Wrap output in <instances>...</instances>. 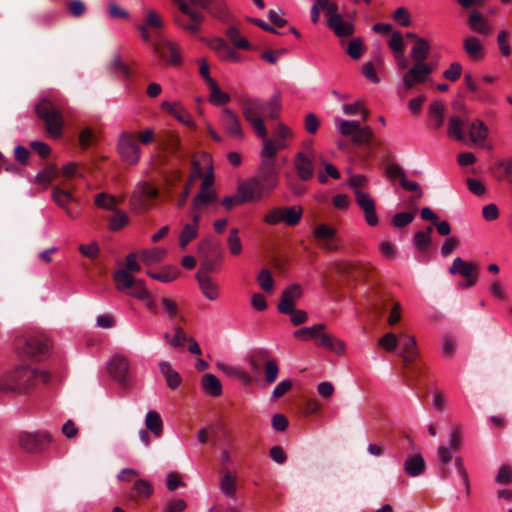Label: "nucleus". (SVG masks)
Listing matches in <instances>:
<instances>
[{"instance_id":"1","label":"nucleus","mask_w":512,"mask_h":512,"mask_svg":"<svg viewBox=\"0 0 512 512\" xmlns=\"http://www.w3.org/2000/svg\"><path fill=\"white\" fill-rule=\"evenodd\" d=\"M281 111V93L276 91L273 96L263 101L259 98H246L242 101L241 112L244 119L251 125L259 138L267 136L264 118L277 119Z\"/></svg>"},{"instance_id":"2","label":"nucleus","mask_w":512,"mask_h":512,"mask_svg":"<svg viewBox=\"0 0 512 512\" xmlns=\"http://www.w3.org/2000/svg\"><path fill=\"white\" fill-rule=\"evenodd\" d=\"M50 373L30 365H19L0 377V392L26 394L38 383H48Z\"/></svg>"},{"instance_id":"3","label":"nucleus","mask_w":512,"mask_h":512,"mask_svg":"<svg viewBox=\"0 0 512 512\" xmlns=\"http://www.w3.org/2000/svg\"><path fill=\"white\" fill-rule=\"evenodd\" d=\"M200 166L202 167V178L200 190L196 193L191 204V212L201 213L209 206L214 205L218 201V194L214 187V170L210 155L203 154L200 158Z\"/></svg>"},{"instance_id":"4","label":"nucleus","mask_w":512,"mask_h":512,"mask_svg":"<svg viewBox=\"0 0 512 512\" xmlns=\"http://www.w3.org/2000/svg\"><path fill=\"white\" fill-rule=\"evenodd\" d=\"M35 112L46 125V130L53 138H58L62 134L63 117L62 114L48 99H42L35 107Z\"/></svg>"},{"instance_id":"5","label":"nucleus","mask_w":512,"mask_h":512,"mask_svg":"<svg viewBox=\"0 0 512 512\" xmlns=\"http://www.w3.org/2000/svg\"><path fill=\"white\" fill-rule=\"evenodd\" d=\"M52 435L47 431L21 432L18 435L19 447L29 454L46 451L52 444Z\"/></svg>"},{"instance_id":"6","label":"nucleus","mask_w":512,"mask_h":512,"mask_svg":"<svg viewBox=\"0 0 512 512\" xmlns=\"http://www.w3.org/2000/svg\"><path fill=\"white\" fill-rule=\"evenodd\" d=\"M335 123L338 132L343 136L351 137L354 144H369L373 137L372 128L370 126H361L359 121L336 119Z\"/></svg>"},{"instance_id":"7","label":"nucleus","mask_w":512,"mask_h":512,"mask_svg":"<svg viewBox=\"0 0 512 512\" xmlns=\"http://www.w3.org/2000/svg\"><path fill=\"white\" fill-rule=\"evenodd\" d=\"M157 196L158 190L150 183H137L130 198L132 210L137 213L147 211L152 206V202Z\"/></svg>"},{"instance_id":"8","label":"nucleus","mask_w":512,"mask_h":512,"mask_svg":"<svg viewBox=\"0 0 512 512\" xmlns=\"http://www.w3.org/2000/svg\"><path fill=\"white\" fill-rule=\"evenodd\" d=\"M435 68V65L431 63L414 62L402 76V86L404 91H409L415 86L425 83Z\"/></svg>"},{"instance_id":"9","label":"nucleus","mask_w":512,"mask_h":512,"mask_svg":"<svg viewBox=\"0 0 512 512\" xmlns=\"http://www.w3.org/2000/svg\"><path fill=\"white\" fill-rule=\"evenodd\" d=\"M302 213V208L299 206L275 207L267 212L264 221L269 225H277L283 222L287 226H295L301 220Z\"/></svg>"},{"instance_id":"10","label":"nucleus","mask_w":512,"mask_h":512,"mask_svg":"<svg viewBox=\"0 0 512 512\" xmlns=\"http://www.w3.org/2000/svg\"><path fill=\"white\" fill-rule=\"evenodd\" d=\"M173 1L178 5L180 12L190 19L191 23L190 24L186 23L184 18L180 15H174V17H173L174 22L179 27L190 32L191 34L198 33V31L200 29V25L204 21V15L201 12H199L198 10L191 8L185 2V0H173Z\"/></svg>"},{"instance_id":"11","label":"nucleus","mask_w":512,"mask_h":512,"mask_svg":"<svg viewBox=\"0 0 512 512\" xmlns=\"http://www.w3.org/2000/svg\"><path fill=\"white\" fill-rule=\"evenodd\" d=\"M109 375L123 388L131 387L130 363L127 357L116 354L108 363Z\"/></svg>"},{"instance_id":"12","label":"nucleus","mask_w":512,"mask_h":512,"mask_svg":"<svg viewBox=\"0 0 512 512\" xmlns=\"http://www.w3.org/2000/svg\"><path fill=\"white\" fill-rule=\"evenodd\" d=\"M117 150L124 162L130 165L138 164L140 160V147L133 134L122 133L119 136Z\"/></svg>"},{"instance_id":"13","label":"nucleus","mask_w":512,"mask_h":512,"mask_svg":"<svg viewBox=\"0 0 512 512\" xmlns=\"http://www.w3.org/2000/svg\"><path fill=\"white\" fill-rule=\"evenodd\" d=\"M154 53L165 63L173 66L181 64L182 58L179 46L169 40L159 38L153 42Z\"/></svg>"},{"instance_id":"14","label":"nucleus","mask_w":512,"mask_h":512,"mask_svg":"<svg viewBox=\"0 0 512 512\" xmlns=\"http://www.w3.org/2000/svg\"><path fill=\"white\" fill-rule=\"evenodd\" d=\"M220 124L224 132L232 139L242 141L244 130L240 117L230 108H223L220 115Z\"/></svg>"},{"instance_id":"15","label":"nucleus","mask_w":512,"mask_h":512,"mask_svg":"<svg viewBox=\"0 0 512 512\" xmlns=\"http://www.w3.org/2000/svg\"><path fill=\"white\" fill-rule=\"evenodd\" d=\"M17 349L24 356L38 360L48 352L49 344L42 337L32 336L19 341Z\"/></svg>"},{"instance_id":"16","label":"nucleus","mask_w":512,"mask_h":512,"mask_svg":"<svg viewBox=\"0 0 512 512\" xmlns=\"http://www.w3.org/2000/svg\"><path fill=\"white\" fill-rule=\"evenodd\" d=\"M237 192L242 194L243 200L247 202L259 201L267 198L271 194L255 176L239 184Z\"/></svg>"},{"instance_id":"17","label":"nucleus","mask_w":512,"mask_h":512,"mask_svg":"<svg viewBox=\"0 0 512 512\" xmlns=\"http://www.w3.org/2000/svg\"><path fill=\"white\" fill-rule=\"evenodd\" d=\"M337 230L327 224H320L313 230V236L323 250L333 252L338 250L339 241Z\"/></svg>"},{"instance_id":"18","label":"nucleus","mask_w":512,"mask_h":512,"mask_svg":"<svg viewBox=\"0 0 512 512\" xmlns=\"http://www.w3.org/2000/svg\"><path fill=\"white\" fill-rule=\"evenodd\" d=\"M355 200L364 213L366 223L369 226H376L378 224V217L375 212L374 199L368 193L356 190Z\"/></svg>"},{"instance_id":"19","label":"nucleus","mask_w":512,"mask_h":512,"mask_svg":"<svg viewBox=\"0 0 512 512\" xmlns=\"http://www.w3.org/2000/svg\"><path fill=\"white\" fill-rule=\"evenodd\" d=\"M254 176L271 193L279 185V171L276 168V165L260 163Z\"/></svg>"},{"instance_id":"20","label":"nucleus","mask_w":512,"mask_h":512,"mask_svg":"<svg viewBox=\"0 0 512 512\" xmlns=\"http://www.w3.org/2000/svg\"><path fill=\"white\" fill-rule=\"evenodd\" d=\"M400 351L399 356L402 358L404 364L410 365L418 358V348L416 339L413 336L402 333L399 336Z\"/></svg>"},{"instance_id":"21","label":"nucleus","mask_w":512,"mask_h":512,"mask_svg":"<svg viewBox=\"0 0 512 512\" xmlns=\"http://www.w3.org/2000/svg\"><path fill=\"white\" fill-rule=\"evenodd\" d=\"M263 139V148L260 151L261 164L275 165V157L278 151L286 148V142L282 140Z\"/></svg>"},{"instance_id":"22","label":"nucleus","mask_w":512,"mask_h":512,"mask_svg":"<svg viewBox=\"0 0 512 512\" xmlns=\"http://www.w3.org/2000/svg\"><path fill=\"white\" fill-rule=\"evenodd\" d=\"M201 216L199 213L192 214L191 221L184 224L179 234V246L186 248V246L196 239L199 235Z\"/></svg>"},{"instance_id":"23","label":"nucleus","mask_w":512,"mask_h":512,"mask_svg":"<svg viewBox=\"0 0 512 512\" xmlns=\"http://www.w3.org/2000/svg\"><path fill=\"white\" fill-rule=\"evenodd\" d=\"M161 108L175 117L179 122L185 126L194 129L196 127L191 114L179 102L164 101Z\"/></svg>"},{"instance_id":"24","label":"nucleus","mask_w":512,"mask_h":512,"mask_svg":"<svg viewBox=\"0 0 512 512\" xmlns=\"http://www.w3.org/2000/svg\"><path fill=\"white\" fill-rule=\"evenodd\" d=\"M313 158L304 152H298L294 158V168L302 181H308L313 177Z\"/></svg>"},{"instance_id":"25","label":"nucleus","mask_w":512,"mask_h":512,"mask_svg":"<svg viewBox=\"0 0 512 512\" xmlns=\"http://www.w3.org/2000/svg\"><path fill=\"white\" fill-rule=\"evenodd\" d=\"M302 295V289L298 284H292L287 287L281 295L278 310L280 313L292 312V308L295 307V302Z\"/></svg>"},{"instance_id":"26","label":"nucleus","mask_w":512,"mask_h":512,"mask_svg":"<svg viewBox=\"0 0 512 512\" xmlns=\"http://www.w3.org/2000/svg\"><path fill=\"white\" fill-rule=\"evenodd\" d=\"M328 27L341 38L351 36L355 30L352 22L344 20L338 11L328 18Z\"/></svg>"},{"instance_id":"27","label":"nucleus","mask_w":512,"mask_h":512,"mask_svg":"<svg viewBox=\"0 0 512 512\" xmlns=\"http://www.w3.org/2000/svg\"><path fill=\"white\" fill-rule=\"evenodd\" d=\"M51 196L56 205L62 208L68 217L75 218L74 214L68 207L70 203L75 202V198L70 191L64 190L59 186H55L52 189Z\"/></svg>"},{"instance_id":"28","label":"nucleus","mask_w":512,"mask_h":512,"mask_svg":"<svg viewBox=\"0 0 512 512\" xmlns=\"http://www.w3.org/2000/svg\"><path fill=\"white\" fill-rule=\"evenodd\" d=\"M316 345L333 351L339 355L344 354L346 348V345L342 340L334 337L331 334L322 333V331L318 334Z\"/></svg>"},{"instance_id":"29","label":"nucleus","mask_w":512,"mask_h":512,"mask_svg":"<svg viewBox=\"0 0 512 512\" xmlns=\"http://www.w3.org/2000/svg\"><path fill=\"white\" fill-rule=\"evenodd\" d=\"M468 25L472 31L483 36H488L492 31V27L488 20L485 19L477 10H473L469 14Z\"/></svg>"},{"instance_id":"30","label":"nucleus","mask_w":512,"mask_h":512,"mask_svg":"<svg viewBox=\"0 0 512 512\" xmlns=\"http://www.w3.org/2000/svg\"><path fill=\"white\" fill-rule=\"evenodd\" d=\"M479 272V267L475 263L467 262L460 257L453 260L449 273L452 275L459 274L462 277H470L476 275Z\"/></svg>"},{"instance_id":"31","label":"nucleus","mask_w":512,"mask_h":512,"mask_svg":"<svg viewBox=\"0 0 512 512\" xmlns=\"http://www.w3.org/2000/svg\"><path fill=\"white\" fill-rule=\"evenodd\" d=\"M196 280L205 298L210 301H215L219 298L220 286L215 280L211 277H201V275L196 277Z\"/></svg>"},{"instance_id":"32","label":"nucleus","mask_w":512,"mask_h":512,"mask_svg":"<svg viewBox=\"0 0 512 512\" xmlns=\"http://www.w3.org/2000/svg\"><path fill=\"white\" fill-rule=\"evenodd\" d=\"M463 50L474 61L484 58V47L475 36H468L463 40Z\"/></svg>"},{"instance_id":"33","label":"nucleus","mask_w":512,"mask_h":512,"mask_svg":"<svg viewBox=\"0 0 512 512\" xmlns=\"http://www.w3.org/2000/svg\"><path fill=\"white\" fill-rule=\"evenodd\" d=\"M488 132H489L488 127L480 119H476L470 124V127H469L470 140L478 146H483L484 142L486 141V139L488 137Z\"/></svg>"},{"instance_id":"34","label":"nucleus","mask_w":512,"mask_h":512,"mask_svg":"<svg viewBox=\"0 0 512 512\" xmlns=\"http://www.w3.org/2000/svg\"><path fill=\"white\" fill-rule=\"evenodd\" d=\"M213 49L217 52L221 60L236 63L242 61L240 54L231 48L223 39H217L213 43Z\"/></svg>"},{"instance_id":"35","label":"nucleus","mask_w":512,"mask_h":512,"mask_svg":"<svg viewBox=\"0 0 512 512\" xmlns=\"http://www.w3.org/2000/svg\"><path fill=\"white\" fill-rule=\"evenodd\" d=\"M159 369L167 382V386L170 389L174 390L179 387L182 382V377L176 370L173 369L169 362L161 361L159 363Z\"/></svg>"},{"instance_id":"36","label":"nucleus","mask_w":512,"mask_h":512,"mask_svg":"<svg viewBox=\"0 0 512 512\" xmlns=\"http://www.w3.org/2000/svg\"><path fill=\"white\" fill-rule=\"evenodd\" d=\"M404 470L410 477H417L425 470V461L421 454L408 456L404 462Z\"/></svg>"},{"instance_id":"37","label":"nucleus","mask_w":512,"mask_h":512,"mask_svg":"<svg viewBox=\"0 0 512 512\" xmlns=\"http://www.w3.org/2000/svg\"><path fill=\"white\" fill-rule=\"evenodd\" d=\"M430 54V44L424 38H416V43L410 51L413 62L427 63L426 59Z\"/></svg>"},{"instance_id":"38","label":"nucleus","mask_w":512,"mask_h":512,"mask_svg":"<svg viewBox=\"0 0 512 512\" xmlns=\"http://www.w3.org/2000/svg\"><path fill=\"white\" fill-rule=\"evenodd\" d=\"M145 427L154 437L160 438L163 434V421L157 411L150 410L145 416Z\"/></svg>"},{"instance_id":"39","label":"nucleus","mask_w":512,"mask_h":512,"mask_svg":"<svg viewBox=\"0 0 512 512\" xmlns=\"http://www.w3.org/2000/svg\"><path fill=\"white\" fill-rule=\"evenodd\" d=\"M202 390L213 397H218L222 394V385L220 380L214 374H205L201 380Z\"/></svg>"},{"instance_id":"40","label":"nucleus","mask_w":512,"mask_h":512,"mask_svg":"<svg viewBox=\"0 0 512 512\" xmlns=\"http://www.w3.org/2000/svg\"><path fill=\"white\" fill-rule=\"evenodd\" d=\"M158 143L160 148L169 151L170 153H176L180 148V138L172 131L164 132L158 136Z\"/></svg>"},{"instance_id":"41","label":"nucleus","mask_w":512,"mask_h":512,"mask_svg":"<svg viewBox=\"0 0 512 512\" xmlns=\"http://www.w3.org/2000/svg\"><path fill=\"white\" fill-rule=\"evenodd\" d=\"M166 254L165 248L155 247L141 251L139 257L145 265L150 266L161 262Z\"/></svg>"},{"instance_id":"42","label":"nucleus","mask_w":512,"mask_h":512,"mask_svg":"<svg viewBox=\"0 0 512 512\" xmlns=\"http://www.w3.org/2000/svg\"><path fill=\"white\" fill-rule=\"evenodd\" d=\"M444 110L440 101H433L429 107V117L435 130L441 129L444 124Z\"/></svg>"},{"instance_id":"43","label":"nucleus","mask_w":512,"mask_h":512,"mask_svg":"<svg viewBox=\"0 0 512 512\" xmlns=\"http://www.w3.org/2000/svg\"><path fill=\"white\" fill-rule=\"evenodd\" d=\"M153 493L152 485L149 481L140 479L137 480L132 488L130 498L137 499H148Z\"/></svg>"},{"instance_id":"44","label":"nucleus","mask_w":512,"mask_h":512,"mask_svg":"<svg viewBox=\"0 0 512 512\" xmlns=\"http://www.w3.org/2000/svg\"><path fill=\"white\" fill-rule=\"evenodd\" d=\"M201 175H202V167L200 166V159L194 160L192 162V170H191V174L189 176L188 183L186 184V186L183 189L181 198L178 200V207H183L185 205L186 199L190 193V187H191L192 182L195 179L199 178Z\"/></svg>"},{"instance_id":"45","label":"nucleus","mask_w":512,"mask_h":512,"mask_svg":"<svg viewBox=\"0 0 512 512\" xmlns=\"http://www.w3.org/2000/svg\"><path fill=\"white\" fill-rule=\"evenodd\" d=\"M210 85L208 86L209 89V101L211 104L219 106V105H225L230 101V96L221 91L219 85L216 81H210Z\"/></svg>"},{"instance_id":"46","label":"nucleus","mask_w":512,"mask_h":512,"mask_svg":"<svg viewBox=\"0 0 512 512\" xmlns=\"http://www.w3.org/2000/svg\"><path fill=\"white\" fill-rule=\"evenodd\" d=\"M113 279L115 281L116 289L118 291L130 289L132 286L135 285V282L137 280L128 271L123 269L115 272Z\"/></svg>"},{"instance_id":"47","label":"nucleus","mask_w":512,"mask_h":512,"mask_svg":"<svg viewBox=\"0 0 512 512\" xmlns=\"http://www.w3.org/2000/svg\"><path fill=\"white\" fill-rule=\"evenodd\" d=\"M147 274L155 280L163 283H169L179 276L180 270L176 266H166L159 272L154 273L148 271Z\"/></svg>"},{"instance_id":"48","label":"nucleus","mask_w":512,"mask_h":512,"mask_svg":"<svg viewBox=\"0 0 512 512\" xmlns=\"http://www.w3.org/2000/svg\"><path fill=\"white\" fill-rule=\"evenodd\" d=\"M464 121L459 116H451L448 122L447 134L449 137L458 141L464 140L463 132Z\"/></svg>"},{"instance_id":"49","label":"nucleus","mask_w":512,"mask_h":512,"mask_svg":"<svg viewBox=\"0 0 512 512\" xmlns=\"http://www.w3.org/2000/svg\"><path fill=\"white\" fill-rule=\"evenodd\" d=\"M325 328L324 324H316L311 327H303L294 332V337L302 340L308 341L311 339H317L318 334L323 331Z\"/></svg>"},{"instance_id":"50","label":"nucleus","mask_w":512,"mask_h":512,"mask_svg":"<svg viewBox=\"0 0 512 512\" xmlns=\"http://www.w3.org/2000/svg\"><path fill=\"white\" fill-rule=\"evenodd\" d=\"M433 228L427 227L425 231H419L414 235L413 244L417 251L426 252L431 243V233Z\"/></svg>"},{"instance_id":"51","label":"nucleus","mask_w":512,"mask_h":512,"mask_svg":"<svg viewBox=\"0 0 512 512\" xmlns=\"http://www.w3.org/2000/svg\"><path fill=\"white\" fill-rule=\"evenodd\" d=\"M221 493L227 498H236V477L231 473H226L219 485Z\"/></svg>"},{"instance_id":"52","label":"nucleus","mask_w":512,"mask_h":512,"mask_svg":"<svg viewBox=\"0 0 512 512\" xmlns=\"http://www.w3.org/2000/svg\"><path fill=\"white\" fill-rule=\"evenodd\" d=\"M267 355V351L263 349L252 351L247 358L250 368L254 372H259L267 361Z\"/></svg>"},{"instance_id":"53","label":"nucleus","mask_w":512,"mask_h":512,"mask_svg":"<svg viewBox=\"0 0 512 512\" xmlns=\"http://www.w3.org/2000/svg\"><path fill=\"white\" fill-rule=\"evenodd\" d=\"M454 452L455 451L452 448L445 445H440L437 449V456L443 464V467L440 468V475L443 478L448 476V469L445 466L452 461Z\"/></svg>"},{"instance_id":"54","label":"nucleus","mask_w":512,"mask_h":512,"mask_svg":"<svg viewBox=\"0 0 512 512\" xmlns=\"http://www.w3.org/2000/svg\"><path fill=\"white\" fill-rule=\"evenodd\" d=\"M58 175V169L55 165H50L42 170H40L35 176V182L48 186Z\"/></svg>"},{"instance_id":"55","label":"nucleus","mask_w":512,"mask_h":512,"mask_svg":"<svg viewBox=\"0 0 512 512\" xmlns=\"http://www.w3.org/2000/svg\"><path fill=\"white\" fill-rule=\"evenodd\" d=\"M209 512H241V507L237 503L236 498H228L226 502L217 500Z\"/></svg>"},{"instance_id":"56","label":"nucleus","mask_w":512,"mask_h":512,"mask_svg":"<svg viewBox=\"0 0 512 512\" xmlns=\"http://www.w3.org/2000/svg\"><path fill=\"white\" fill-rule=\"evenodd\" d=\"M94 201L99 208L112 212L116 209V198L108 193L102 192L97 194Z\"/></svg>"},{"instance_id":"57","label":"nucleus","mask_w":512,"mask_h":512,"mask_svg":"<svg viewBox=\"0 0 512 512\" xmlns=\"http://www.w3.org/2000/svg\"><path fill=\"white\" fill-rule=\"evenodd\" d=\"M238 232L237 228L231 229L227 239L229 252L233 256H238L242 253V243L238 236Z\"/></svg>"},{"instance_id":"58","label":"nucleus","mask_w":512,"mask_h":512,"mask_svg":"<svg viewBox=\"0 0 512 512\" xmlns=\"http://www.w3.org/2000/svg\"><path fill=\"white\" fill-rule=\"evenodd\" d=\"M113 212L114 214L109 220V228L112 231H118L128 224L129 218L126 213L117 208Z\"/></svg>"},{"instance_id":"59","label":"nucleus","mask_w":512,"mask_h":512,"mask_svg":"<svg viewBox=\"0 0 512 512\" xmlns=\"http://www.w3.org/2000/svg\"><path fill=\"white\" fill-rule=\"evenodd\" d=\"M388 46L393 54H400L404 53L405 51V45H404V39L402 34L399 31H395L391 34V37L388 41Z\"/></svg>"},{"instance_id":"60","label":"nucleus","mask_w":512,"mask_h":512,"mask_svg":"<svg viewBox=\"0 0 512 512\" xmlns=\"http://www.w3.org/2000/svg\"><path fill=\"white\" fill-rule=\"evenodd\" d=\"M398 343L399 339L392 332H388L378 339V345L387 352H394Z\"/></svg>"},{"instance_id":"61","label":"nucleus","mask_w":512,"mask_h":512,"mask_svg":"<svg viewBox=\"0 0 512 512\" xmlns=\"http://www.w3.org/2000/svg\"><path fill=\"white\" fill-rule=\"evenodd\" d=\"M226 35L236 48L248 49L250 47L249 42L240 36V32L236 27L228 28Z\"/></svg>"},{"instance_id":"62","label":"nucleus","mask_w":512,"mask_h":512,"mask_svg":"<svg viewBox=\"0 0 512 512\" xmlns=\"http://www.w3.org/2000/svg\"><path fill=\"white\" fill-rule=\"evenodd\" d=\"M279 374V366L275 360H267L264 365L265 381L272 384L276 381Z\"/></svg>"},{"instance_id":"63","label":"nucleus","mask_w":512,"mask_h":512,"mask_svg":"<svg viewBox=\"0 0 512 512\" xmlns=\"http://www.w3.org/2000/svg\"><path fill=\"white\" fill-rule=\"evenodd\" d=\"M188 507L187 502L182 498H172L165 504V512H184Z\"/></svg>"},{"instance_id":"64","label":"nucleus","mask_w":512,"mask_h":512,"mask_svg":"<svg viewBox=\"0 0 512 512\" xmlns=\"http://www.w3.org/2000/svg\"><path fill=\"white\" fill-rule=\"evenodd\" d=\"M495 481L500 485L512 483V468L508 465H502L495 477Z\"/></svg>"}]
</instances>
